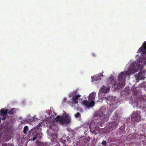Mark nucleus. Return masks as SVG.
<instances>
[{
	"instance_id": "obj_9",
	"label": "nucleus",
	"mask_w": 146,
	"mask_h": 146,
	"mask_svg": "<svg viewBox=\"0 0 146 146\" xmlns=\"http://www.w3.org/2000/svg\"><path fill=\"white\" fill-rule=\"evenodd\" d=\"M110 86L106 84V85H104L99 90V95L103 93H107L110 90Z\"/></svg>"
},
{
	"instance_id": "obj_28",
	"label": "nucleus",
	"mask_w": 146,
	"mask_h": 146,
	"mask_svg": "<svg viewBox=\"0 0 146 146\" xmlns=\"http://www.w3.org/2000/svg\"><path fill=\"white\" fill-rule=\"evenodd\" d=\"M135 137H135V138H136L137 137V138H138V137H139V138H140V137H139V135H138V136H137L138 135H137V134H135Z\"/></svg>"
},
{
	"instance_id": "obj_8",
	"label": "nucleus",
	"mask_w": 146,
	"mask_h": 146,
	"mask_svg": "<svg viewBox=\"0 0 146 146\" xmlns=\"http://www.w3.org/2000/svg\"><path fill=\"white\" fill-rule=\"evenodd\" d=\"M97 125L96 124H95L94 125L92 123L89 126L90 132L92 134H94L96 135L99 132V128Z\"/></svg>"
},
{
	"instance_id": "obj_24",
	"label": "nucleus",
	"mask_w": 146,
	"mask_h": 146,
	"mask_svg": "<svg viewBox=\"0 0 146 146\" xmlns=\"http://www.w3.org/2000/svg\"><path fill=\"white\" fill-rule=\"evenodd\" d=\"M1 116L3 117L2 119L3 120H5L6 119L7 117L8 116V115H5Z\"/></svg>"
},
{
	"instance_id": "obj_21",
	"label": "nucleus",
	"mask_w": 146,
	"mask_h": 146,
	"mask_svg": "<svg viewBox=\"0 0 146 146\" xmlns=\"http://www.w3.org/2000/svg\"><path fill=\"white\" fill-rule=\"evenodd\" d=\"M28 128L27 126H25L24 128L23 133L25 134L27 133V132L28 131Z\"/></svg>"
},
{
	"instance_id": "obj_29",
	"label": "nucleus",
	"mask_w": 146,
	"mask_h": 146,
	"mask_svg": "<svg viewBox=\"0 0 146 146\" xmlns=\"http://www.w3.org/2000/svg\"><path fill=\"white\" fill-rule=\"evenodd\" d=\"M92 55L93 57H95L96 56V54L94 53H93L92 54Z\"/></svg>"
},
{
	"instance_id": "obj_12",
	"label": "nucleus",
	"mask_w": 146,
	"mask_h": 146,
	"mask_svg": "<svg viewBox=\"0 0 146 146\" xmlns=\"http://www.w3.org/2000/svg\"><path fill=\"white\" fill-rule=\"evenodd\" d=\"M138 51L139 52H142V54H146V41L143 42Z\"/></svg>"
},
{
	"instance_id": "obj_14",
	"label": "nucleus",
	"mask_w": 146,
	"mask_h": 146,
	"mask_svg": "<svg viewBox=\"0 0 146 146\" xmlns=\"http://www.w3.org/2000/svg\"><path fill=\"white\" fill-rule=\"evenodd\" d=\"M32 135L33 136V138L31 139V140L33 141H35L37 138H38L40 139L41 138V136L39 134L36 132H33L32 133Z\"/></svg>"
},
{
	"instance_id": "obj_18",
	"label": "nucleus",
	"mask_w": 146,
	"mask_h": 146,
	"mask_svg": "<svg viewBox=\"0 0 146 146\" xmlns=\"http://www.w3.org/2000/svg\"><path fill=\"white\" fill-rule=\"evenodd\" d=\"M9 125V121L5 122L2 124L1 125L2 128H4V129H6L8 128V125Z\"/></svg>"
},
{
	"instance_id": "obj_11",
	"label": "nucleus",
	"mask_w": 146,
	"mask_h": 146,
	"mask_svg": "<svg viewBox=\"0 0 146 146\" xmlns=\"http://www.w3.org/2000/svg\"><path fill=\"white\" fill-rule=\"evenodd\" d=\"M80 96H81L80 95L78 94L74 96L71 99V103L73 105L75 104L78 105V98Z\"/></svg>"
},
{
	"instance_id": "obj_16",
	"label": "nucleus",
	"mask_w": 146,
	"mask_h": 146,
	"mask_svg": "<svg viewBox=\"0 0 146 146\" xmlns=\"http://www.w3.org/2000/svg\"><path fill=\"white\" fill-rule=\"evenodd\" d=\"M8 110L7 109L4 110V109L3 108L0 111V115H1V116L7 115V114H8Z\"/></svg>"
},
{
	"instance_id": "obj_17",
	"label": "nucleus",
	"mask_w": 146,
	"mask_h": 146,
	"mask_svg": "<svg viewBox=\"0 0 146 146\" xmlns=\"http://www.w3.org/2000/svg\"><path fill=\"white\" fill-rule=\"evenodd\" d=\"M119 114L118 112H116L115 114L112 117V119L115 120V121H119Z\"/></svg>"
},
{
	"instance_id": "obj_27",
	"label": "nucleus",
	"mask_w": 146,
	"mask_h": 146,
	"mask_svg": "<svg viewBox=\"0 0 146 146\" xmlns=\"http://www.w3.org/2000/svg\"><path fill=\"white\" fill-rule=\"evenodd\" d=\"M33 120H34V118H32L31 119H29V121L31 122H32L33 121Z\"/></svg>"
},
{
	"instance_id": "obj_10",
	"label": "nucleus",
	"mask_w": 146,
	"mask_h": 146,
	"mask_svg": "<svg viewBox=\"0 0 146 146\" xmlns=\"http://www.w3.org/2000/svg\"><path fill=\"white\" fill-rule=\"evenodd\" d=\"M145 74L144 72H140L135 75V78L137 80H142L144 79Z\"/></svg>"
},
{
	"instance_id": "obj_13",
	"label": "nucleus",
	"mask_w": 146,
	"mask_h": 146,
	"mask_svg": "<svg viewBox=\"0 0 146 146\" xmlns=\"http://www.w3.org/2000/svg\"><path fill=\"white\" fill-rule=\"evenodd\" d=\"M103 76V74L102 73L99 74H98L95 75L91 77L92 79V82L95 81H98L101 80L102 77Z\"/></svg>"
},
{
	"instance_id": "obj_2",
	"label": "nucleus",
	"mask_w": 146,
	"mask_h": 146,
	"mask_svg": "<svg viewBox=\"0 0 146 146\" xmlns=\"http://www.w3.org/2000/svg\"><path fill=\"white\" fill-rule=\"evenodd\" d=\"M55 119L56 122H58L61 125H63L65 123H69L71 121L70 118L66 113H64L61 116L58 115Z\"/></svg>"
},
{
	"instance_id": "obj_22",
	"label": "nucleus",
	"mask_w": 146,
	"mask_h": 146,
	"mask_svg": "<svg viewBox=\"0 0 146 146\" xmlns=\"http://www.w3.org/2000/svg\"><path fill=\"white\" fill-rule=\"evenodd\" d=\"M75 117L76 118L80 117L81 116V115L80 113L78 112H77L74 115Z\"/></svg>"
},
{
	"instance_id": "obj_23",
	"label": "nucleus",
	"mask_w": 146,
	"mask_h": 146,
	"mask_svg": "<svg viewBox=\"0 0 146 146\" xmlns=\"http://www.w3.org/2000/svg\"><path fill=\"white\" fill-rule=\"evenodd\" d=\"M102 145L103 146H106L107 143L106 141L103 140L101 143Z\"/></svg>"
},
{
	"instance_id": "obj_5",
	"label": "nucleus",
	"mask_w": 146,
	"mask_h": 146,
	"mask_svg": "<svg viewBox=\"0 0 146 146\" xmlns=\"http://www.w3.org/2000/svg\"><path fill=\"white\" fill-rule=\"evenodd\" d=\"M104 107L102 108L98 112V115L101 117L102 120L103 122H106L108 120V115L104 114L105 111H104ZM105 110H106V109Z\"/></svg>"
},
{
	"instance_id": "obj_25",
	"label": "nucleus",
	"mask_w": 146,
	"mask_h": 146,
	"mask_svg": "<svg viewBox=\"0 0 146 146\" xmlns=\"http://www.w3.org/2000/svg\"><path fill=\"white\" fill-rule=\"evenodd\" d=\"M2 146H12V145H10L9 144H7L6 143H4L2 145Z\"/></svg>"
},
{
	"instance_id": "obj_7",
	"label": "nucleus",
	"mask_w": 146,
	"mask_h": 146,
	"mask_svg": "<svg viewBox=\"0 0 146 146\" xmlns=\"http://www.w3.org/2000/svg\"><path fill=\"white\" fill-rule=\"evenodd\" d=\"M103 98L106 99V102L110 105H114L117 102V100L114 99L112 96H108Z\"/></svg>"
},
{
	"instance_id": "obj_19",
	"label": "nucleus",
	"mask_w": 146,
	"mask_h": 146,
	"mask_svg": "<svg viewBox=\"0 0 146 146\" xmlns=\"http://www.w3.org/2000/svg\"><path fill=\"white\" fill-rule=\"evenodd\" d=\"M16 109L15 108L11 109L8 111V114L10 115H13L16 113Z\"/></svg>"
},
{
	"instance_id": "obj_6",
	"label": "nucleus",
	"mask_w": 146,
	"mask_h": 146,
	"mask_svg": "<svg viewBox=\"0 0 146 146\" xmlns=\"http://www.w3.org/2000/svg\"><path fill=\"white\" fill-rule=\"evenodd\" d=\"M140 112L138 111H133L131 115V120L133 122H138L140 119Z\"/></svg>"
},
{
	"instance_id": "obj_1",
	"label": "nucleus",
	"mask_w": 146,
	"mask_h": 146,
	"mask_svg": "<svg viewBox=\"0 0 146 146\" xmlns=\"http://www.w3.org/2000/svg\"><path fill=\"white\" fill-rule=\"evenodd\" d=\"M136 63L134 62L131 65V67H133V69L131 71L128 70L124 72H121L119 75L118 76V83H116V80H115L113 77H111L108 80L109 84H111L113 87L114 88L115 90L120 89L121 88L125 86V79L127 76L130 75V74L132 73H134L137 71V68L139 70L142 69L143 68V65L141 64L138 65L136 64V66H134Z\"/></svg>"
},
{
	"instance_id": "obj_20",
	"label": "nucleus",
	"mask_w": 146,
	"mask_h": 146,
	"mask_svg": "<svg viewBox=\"0 0 146 146\" xmlns=\"http://www.w3.org/2000/svg\"><path fill=\"white\" fill-rule=\"evenodd\" d=\"M62 104L66 103L67 104H69L71 103V102L70 101H67L66 98H64L62 101Z\"/></svg>"
},
{
	"instance_id": "obj_4",
	"label": "nucleus",
	"mask_w": 146,
	"mask_h": 146,
	"mask_svg": "<svg viewBox=\"0 0 146 146\" xmlns=\"http://www.w3.org/2000/svg\"><path fill=\"white\" fill-rule=\"evenodd\" d=\"M119 125V121H113L109 122L107 126L105 128L104 130L107 132H110L116 129Z\"/></svg>"
},
{
	"instance_id": "obj_3",
	"label": "nucleus",
	"mask_w": 146,
	"mask_h": 146,
	"mask_svg": "<svg viewBox=\"0 0 146 146\" xmlns=\"http://www.w3.org/2000/svg\"><path fill=\"white\" fill-rule=\"evenodd\" d=\"M96 93L93 92L90 94L88 99V101L84 100L82 102L83 104L87 107H92L95 105V100Z\"/></svg>"
},
{
	"instance_id": "obj_26",
	"label": "nucleus",
	"mask_w": 146,
	"mask_h": 146,
	"mask_svg": "<svg viewBox=\"0 0 146 146\" xmlns=\"http://www.w3.org/2000/svg\"><path fill=\"white\" fill-rule=\"evenodd\" d=\"M139 101H144V98H143V96H141V97L139 98Z\"/></svg>"
},
{
	"instance_id": "obj_15",
	"label": "nucleus",
	"mask_w": 146,
	"mask_h": 146,
	"mask_svg": "<svg viewBox=\"0 0 146 146\" xmlns=\"http://www.w3.org/2000/svg\"><path fill=\"white\" fill-rule=\"evenodd\" d=\"M125 125H123L119 129V134L121 135L124 134L125 133Z\"/></svg>"
},
{
	"instance_id": "obj_31",
	"label": "nucleus",
	"mask_w": 146,
	"mask_h": 146,
	"mask_svg": "<svg viewBox=\"0 0 146 146\" xmlns=\"http://www.w3.org/2000/svg\"><path fill=\"white\" fill-rule=\"evenodd\" d=\"M141 136H144L143 135H142Z\"/></svg>"
},
{
	"instance_id": "obj_30",
	"label": "nucleus",
	"mask_w": 146,
	"mask_h": 146,
	"mask_svg": "<svg viewBox=\"0 0 146 146\" xmlns=\"http://www.w3.org/2000/svg\"><path fill=\"white\" fill-rule=\"evenodd\" d=\"M146 64V62H145V61H144V64Z\"/></svg>"
}]
</instances>
